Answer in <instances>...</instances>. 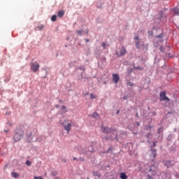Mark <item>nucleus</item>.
I'll use <instances>...</instances> for the list:
<instances>
[{
  "instance_id": "1",
  "label": "nucleus",
  "mask_w": 179,
  "mask_h": 179,
  "mask_svg": "<svg viewBox=\"0 0 179 179\" xmlns=\"http://www.w3.org/2000/svg\"><path fill=\"white\" fill-rule=\"evenodd\" d=\"M134 40H135L136 47L137 50H141L142 48L143 50H145V51H148V44L145 45V41H143L142 39H140L139 36H134Z\"/></svg>"
},
{
  "instance_id": "2",
  "label": "nucleus",
  "mask_w": 179,
  "mask_h": 179,
  "mask_svg": "<svg viewBox=\"0 0 179 179\" xmlns=\"http://www.w3.org/2000/svg\"><path fill=\"white\" fill-rule=\"evenodd\" d=\"M23 135H24V133L23 132V130L20 129H17L15 130V134L14 135L13 139L15 142H19L22 138H23Z\"/></svg>"
},
{
  "instance_id": "3",
  "label": "nucleus",
  "mask_w": 179,
  "mask_h": 179,
  "mask_svg": "<svg viewBox=\"0 0 179 179\" xmlns=\"http://www.w3.org/2000/svg\"><path fill=\"white\" fill-rule=\"evenodd\" d=\"M102 132L103 134H113V135H117V129L114 127L108 128L102 126Z\"/></svg>"
},
{
  "instance_id": "4",
  "label": "nucleus",
  "mask_w": 179,
  "mask_h": 179,
  "mask_svg": "<svg viewBox=\"0 0 179 179\" xmlns=\"http://www.w3.org/2000/svg\"><path fill=\"white\" fill-rule=\"evenodd\" d=\"M62 125L64 131H66L67 134L71 132V130L72 129V124L68 123V120H64V122L62 123Z\"/></svg>"
},
{
  "instance_id": "5",
  "label": "nucleus",
  "mask_w": 179,
  "mask_h": 179,
  "mask_svg": "<svg viewBox=\"0 0 179 179\" xmlns=\"http://www.w3.org/2000/svg\"><path fill=\"white\" fill-rule=\"evenodd\" d=\"M127 52V49L125 48V46H122L119 52L116 51L115 55H117V57H123V55H125Z\"/></svg>"
},
{
  "instance_id": "6",
  "label": "nucleus",
  "mask_w": 179,
  "mask_h": 179,
  "mask_svg": "<svg viewBox=\"0 0 179 179\" xmlns=\"http://www.w3.org/2000/svg\"><path fill=\"white\" fill-rule=\"evenodd\" d=\"M31 69L33 72L36 73L40 69V64L37 62H34L31 64Z\"/></svg>"
},
{
  "instance_id": "7",
  "label": "nucleus",
  "mask_w": 179,
  "mask_h": 179,
  "mask_svg": "<svg viewBox=\"0 0 179 179\" xmlns=\"http://www.w3.org/2000/svg\"><path fill=\"white\" fill-rule=\"evenodd\" d=\"M159 97H160V101H170V99L169 97L166 96V91L162 92L159 94Z\"/></svg>"
},
{
  "instance_id": "8",
  "label": "nucleus",
  "mask_w": 179,
  "mask_h": 179,
  "mask_svg": "<svg viewBox=\"0 0 179 179\" xmlns=\"http://www.w3.org/2000/svg\"><path fill=\"white\" fill-rule=\"evenodd\" d=\"M153 31H157V33L159 34H155V37L157 38H163V30H162L161 29H158L157 30L156 29H154Z\"/></svg>"
},
{
  "instance_id": "9",
  "label": "nucleus",
  "mask_w": 179,
  "mask_h": 179,
  "mask_svg": "<svg viewBox=\"0 0 179 179\" xmlns=\"http://www.w3.org/2000/svg\"><path fill=\"white\" fill-rule=\"evenodd\" d=\"M113 76V80L114 83H118L120 82V76L117 73H114L112 75Z\"/></svg>"
},
{
  "instance_id": "10",
  "label": "nucleus",
  "mask_w": 179,
  "mask_h": 179,
  "mask_svg": "<svg viewBox=\"0 0 179 179\" xmlns=\"http://www.w3.org/2000/svg\"><path fill=\"white\" fill-rule=\"evenodd\" d=\"M156 150H152L150 154V160H155L157 156Z\"/></svg>"
},
{
  "instance_id": "11",
  "label": "nucleus",
  "mask_w": 179,
  "mask_h": 179,
  "mask_svg": "<svg viewBox=\"0 0 179 179\" xmlns=\"http://www.w3.org/2000/svg\"><path fill=\"white\" fill-rule=\"evenodd\" d=\"M164 166H166L168 169L170 167H173L174 166V164L171 163V160H166L164 162Z\"/></svg>"
},
{
  "instance_id": "12",
  "label": "nucleus",
  "mask_w": 179,
  "mask_h": 179,
  "mask_svg": "<svg viewBox=\"0 0 179 179\" xmlns=\"http://www.w3.org/2000/svg\"><path fill=\"white\" fill-rule=\"evenodd\" d=\"M27 136H29V138H30L31 136H32V137L36 136V135H37V129H33V132H31V133H29V134L27 133Z\"/></svg>"
},
{
  "instance_id": "13",
  "label": "nucleus",
  "mask_w": 179,
  "mask_h": 179,
  "mask_svg": "<svg viewBox=\"0 0 179 179\" xmlns=\"http://www.w3.org/2000/svg\"><path fill=\"white\" fill-rule=\"evenodd\" d=\"M92 176L94 177H98V178H101V173H100V172H97V171H92Z\"/></svg>"
},
{
  "instance_id": "14",
  "label": "nucleus",
  "mask_w": 179,
  "mask_h": 179,
  "mask_svg": "<svg viewBox=\"0 0 179 179\" xmlns=\"http://www.w3.org/2000/svg\"><path fill=\"white\" fill-rule=\"evenodd\" d=\"M91 117H92L93 118H95V120H99L100 117L99 116V113L94 112Z\"/></svg>"
},
{
  "instance_id": "15",
  "label": "nucleus",
  "mask_w": 179,
  "mask_h": 179,
  "mask_svg": "<svg viewBox=\"0 0 179 179\" xmlns=\"http://www.w3.org/2000/svg\"><path fill=\"white\" fill-rule=\"evenodd\" d=\"M20 176V175L18 173H16V172L11 173V177H13V178H17Z\"/></svg>"
},
{
  "instance_id": "16",
  "label": "nucleus",
  "mask_w": 179,
  "mask_h": 179,
  "mask_svg": "<svg viewBox=\"0 0 179 179\" xmlns=\"http://www.w3.org/2000/svg\"><path fill=\"white\" fill-rule=\"evenodd\" d=\"M120 178L121 179H127L128 178V176H127L125 172H122V173H120Z\"/></svg>"
},
{
  "instance_id": "17",
  "label": "nucleus",
  "mask_w": 179,
  "mask_h": 179,
  "mask_svg": "<svg viewBox=\"0 0 179 179\" xmlns=\"http://www.w3.org/2000/svg\"><path fill=\"white\" fill-rule=\"evenodd\" d=\"M57 15L59 17H63L64 15H65V12L64 10H59L58 11Z\"/></svg>"
},
{
  "instance_id": "18",
  "label": "nucleus",
  "mask_w": 179,
  "mask_h": 179,
  "mask_svg": "<svg viewBox=\"0 0 179 179\" xmlns=\"http://www.w3.org/2000/svg\"><path fill=\"white\" fill-rule=\"evenodd\" d=\"M173 12H174V13H175L177 16H178V15H179V8H173Z\"/></svg>"
},
{
  "instance_id": "19",
  "label": "nucleus",
  "mask_w": 179,
  "mask_h": 179,
  "mask_svg": "<svg viewBox=\"0 0 179 179\" xmlns=\"http://www.w3.org/2000/svg\"><path fill=\"white\" fill-rule=\"evenodd\" d=\"M52 22H55L57 20V15H54L51 17Z\"/></svg>"
},
{
  "instance_id": "20",
  "label": "nucleus",
  "mask_w": 179,
  "mask_h": 179,
  "mask_svg": "<svg viewBox=\"0 0 179 179\" xmlns=\"http://www.w3.org/2000/svg\"><path fill=\"white\" fill-rule=\"evenodd\" d=\"M157 134H163V127H160L159 129H157Z\"/></svg>"
},
{
  "instance_id": "21",
  "label": "nucleus",
  "mask_w": 179,
  "mask_h": 179,
  "mask_svg": "<svg viewBox=\"0 0 179 179\" xmlns=\"http://www.w3.org/2000/svg\"><path fill=\"white\" fill-rule=\"evenodd\" d=\"M108 45H110L107 44V43H106V42L102 43V47H103V48H104V49H106V48L107 46H108Z\"/></svg>"
},
{
  "instance_id": "22",
  "label": "nucleus",
  "mask_w": 179,
  "mask_h": 179,
  "mask_svg": "<svg viewBox=\"0 0 179 179\" xmlns=\"http://www.w3.org/2000/svg\"><path fill=\"white\" fill-rule=\"evenodd\" d=\"M90 99H97V96L93 94H90Z\"/></svg>"
},
{
  "instance_id": "23",
  "label": "nucleus",
  "mask_w": 179,
  "mask_h": 179,
  "mask_svg": "<svg viewBox=\"0 0 179 179\" xmlns=\"http://www.w3.org/2000/svg\"><path fill=\"white\" fill-rule=\"evenodd\" d=\"M134 69H137L138 71H143V67L141 66L134 67Z\"/></svg>"
},
{
  "instance_id": "24",
  "label": "nucleus",
  "mask_w": 179,
  "mask_h": 179,
  "mask_svg": "<svg viewBox=\"0 0 179 179\" xmlns=\"http://www.w3.org/2000/svg\"><path fill=\"white\" fill-rule=\"evenodd\" d=\"M26 164H27V166H31V162L27 160Z\"/></svg>"
},
{
  "instance_id": "25",
  "label": "nucleus",
  "mask_w": 179,
  "mask_h": 179,
  "mask_svg": "<svg viewBox=\"0 0 179 179\" xmlns=\"http://www.w3.org/2000/svg\"><path fill=\"white\" fill-rule=\"evenodd\" d=\"M76 33H77L78 36H82V31L77 30Z\"/></svg>"
},
{
  "instance_id": "26",
  "label": "nucleus",
  "mask_w": 179,
  "mask_h": 179,
  "mask_svg": "<svg viewBox=\"0 0 179 179\" xmlns=\"http://www.w3.org/2000/svg\"><path fill=\"white\" fill-rule=\"evenodd\" d=\"M152 128H153V126H151L150 124H149L148 126L146 127V129H152Z\"/></svg>"
},
{
  "instance_id": "27",
  "label": "nucleus",
  "mask_w": 179,
  "mask_h": 179,
  "mask_svg": "<svg viewBox=\"0 0 179 179\" xmlns=\"http://www.w3.org/2000/svg\"><path fill=\"white\" fill-rule=\"evenodd\" d=\"M147 138H148V139H150V138H152V134L148 133V134H147Z\"/></svg>"
},
{
  "instance_id": "28",
  "label": "nucleus",
  "mask_w": 179,
  "mask_h": 179,
  "mask_svg": "<svg viewBox=\"0 0 179 179\" xmlns=\"http://www.w3.org/2000/svg\"><path fill=\"white\" fill-rule=\"evenodd\" d=\"M38 29H39V30H43V29H44V27L43 25H41V27L40 25H38Z\"/></svg>"
},
{
  "instance_id": "29",
  "label": "nucleus",
  "mask_w": 179,
  "mask_h": 179,
  "mask_svg": "<svg viewBox=\"0 0 179 179\" xmlns=\"http://www.w3.org/2000/svg\"><path fill=\"white\" fill-rule=\"evenodd\" d=\"M127 85H128V86H131V87L134 86V83H132L131 82H128Z\"/></svg>"
},
{
  "instance_id": "30",
  "label": "nucleus",
  "mask_w": 179,
  "mask_h": 179,
  "mask_svg": "<svg viewBox=\"0 0 179 179\" xmlns=\"http://www.w3.org/2000/svg\"><path fill=\"white\" fill-rule=\"evenodd\" d=\"M34 179H43L41 176H34Z\"/></svg>"
},
{
  "instance_id": "31",
  "label": "nucleus",
  "mask_w": 179,
  "mask_h": 179,
  "mask_svg": "<svg viewBox=\"0 0 179 179\" xmlns=\"http://www.w3.org/2000/svg\"><path fill=\"white\" fill-rule=\"evenodd\" d=\"M148 179H153V177L150 176V175H147Z\"/></svg>"
},
{
  "instance_id": "32",
  "label": "nucleus",
  "mask_w": 179,
  "mask_h": 179,
  "mask_svg": "<svg viewBox=\"0 0 179 179\" xmlns=\"http://www.w3.org/2000/svg\"><path fill=\"white\" fill-rule=\"evenodd\" d=\"M62 110H66V106H62Z\"/></svg>"
},
{
  "instance_id": "33",
  "label": "nucleus",
  "mask_w": 179,
  "mask_h": 179,
  "mask_svg": "<svg viewBox=\"0 0 179 179\" xmlns=\"http://www.w3.org/2000/svg\"><path fill=\"white\" fill-rule=\"evenodd\" d=\"M127 99H128V96H125L123 97V99H124V100H127Z\"/></svg>"
},
{
  "instance_id": "34",
  "label": "nucleus",
  "mask_w": 179,
  "mask_h": 179,
  "mask_svg": "<svg viewBox=\"0 0 179 179\" xmlns=\"http://www.w3.org/2000/svg\"><path fill=\"white\" fill-rule=\"evenodd\" d=\"M159 50H160V51H163V46H161V47L159 48Z\"/></svg>"
},
{
  "instance_id": "35",
  "label": "nucleus",
  "mask_w": 179,
  "mask_h": 179,
  "mask_svg": "<svg viewBox=\"0 0 179 179\" xmlns=\"http://www.w3.org/2000/svg\"><path fill=\"white\" fill-rule=\"evenodd\" d=\"M155 146H156V143H153V148H155Z\"/></svg>"
},
{
  "instance_id": "36",
  "label": "nucleus",
  "mask_w": 179,
  "mask_h": 179,
  "mask_svg": "<svg viewBox=\"0 0 179 179\" xmlns=\"http://www.w3.org/2000/svg\"><path fill=\"white\" fill-rule=\"evenodd\" d=\"M110 150H111L110 148H109L108 150H107V153H108L110 152Z\"/></svg>"
},
{
  "instance_id": "37",
  "label": "nucleus",
  "mask_w": 179,
  "mask_h": 179,
  "mask_svg": "<svg viewBox=\"0 0 179 179\" xmlns=\"http://www.w3.org/2000/svg\"><path fill=\"white\" fill-rule=\"evenodd\" d=\"M116 114H120V110H117Z\"/></svg>"
},
{
  "instance_id": "38",
  "label": "nucleus",
  "mask_w": 179,
  "mask_h": 179,
  "mask_svg": "<svg viewBox=\"0 0 179 179\" xmlns=\"http://www.w3.org/2000/svg\"><path fill=\"white\" fill-rule=\"evenodd\" d=\"M86 43H89V39L85 40Z\"/></svg>"
},
{
  "instance_id": "39",
  "label": "nucleus",
  "mask_w": 179,
  "mask_h": 179,
  "mask_svg": "<svg viewBox=\"0 0 179 179\" xmlns=\"http://www.w3.org/2000/svg\"><path fill=\"white\" fill-rule=\"evenodd\" d=\"M136 125L139 127V122H136Z\"/></svg>"
},
{
  "instance_id": "40",
  "label": "nucleus",
  "mask_w": 179,
  "mask_h": 179,
  "mask_svg": "<svg viewBox=\"0 0 179 179\" xmlns=\"http://www.w3.org/2000/svg\"><path fill=\"white\" fill-rule=\"evenodd\" d=\"M159 13H160V15H162V13H163V11L159 12Z\"/></svg>"
},
{
  "instance_id": "41",
  "label": "nucleus",
  "mask_w": 179,
  "mask_h": 179,
  "mask_svg": "<svg viewBox=\"0 0 179 179\" xmlns=\"http://www.w3.org/2000/svg\"><path fill=\"white\" fill-rule=\"evenodd\" d=\"M80 69H83H83H85V68H83V67H81V68H80Z\"/></svg>"
},
{
  "instance_id": "42",
  "label": "nucleus",
  "mask_w": 179,
  "mask_h": 179,
  "mask_svg": "<svg viewBox=\"0 0 179 179\" xmlns=\"http://www.w3.org/2000/svg\"><path fill=\"white\" fill-rule=\"evenodd\" d=\"M149 171H152V168L150 169Z\"/></svg>"
},
{
  "instance_id": "43",
  "label": "nucleus",
  "mask_w": 179,
  "mask_h": 179,
  "mask_svg": "<svg viewBox=\"0 0 179 179\" xmlns=\"http://www.w3.org/2000/svg\"><path fill=\"white\" fill-rule=\"evenodd\" d=\"M59 102H60V103H62V100H59Z\"/></svg>"
},
{
  "instance_id": "44",
  "label": "nucleus",
  "mask_w": 179,
  "mask_h": 179,
  "mask_svg": "<svg viewBox=\"0 0 179 179\" xmlns=\"http://www.w3.org/2000/svg\"><path fill=\"white\" fill-rule=\"evenodd\" d=\"M73 160H76V157H74V158H73Z\"/></svg>"
},
{
  "instance_id": "45",
  "label": "nucleus",
  "mask_w": 179,
  "mask_h": 179,
  "mask_svg": "<svg viewBox=\"0 0 179 179\" xmlns=\"http://www.w3.org/2000/svg\"><path fill=\"white\" fill-rule=\"evenodd\" d=\"M130 72H132V69H130Z\"/></svg>"
},
{
  "instance_id": "46",
  "label": "nucleus",
  "mask_w": 179,
  "mask_h": 179,
  "mask_svg": "<svg viewBox=\"0 0 179 179\" xmlns=\"http://www.w3.org/2000/svg\"><path fill=\"white\" fill-rule=\"evenodd\" d=\"M45 176H47V173H45Z\"/></svg>"
},
{
  "instance_id": "47",
  "label": "nucleus",
  "mask_w": 179,
  "mask_h": 179,
  "mask_svg": "<svg viewBox=\"0 0 179 179\" xmlns=\"http://www.w3.org/2000/svg\"><path fill=\"white\" fill-rule=\"evenodd\" d=\"M87 179H90V178H87Z\"/></svg>"
}]
</instances>
